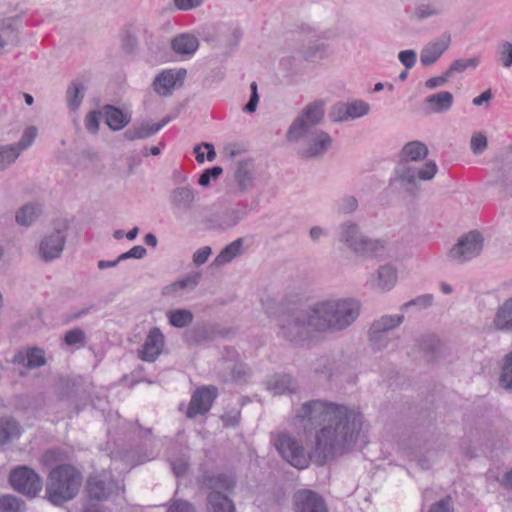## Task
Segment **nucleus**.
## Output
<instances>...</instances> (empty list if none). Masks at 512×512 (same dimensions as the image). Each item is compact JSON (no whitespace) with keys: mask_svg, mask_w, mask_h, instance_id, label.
<instances>
[{"mask_svg":"<svg viewBox=\"0 0 512 512\" xmlns=\"http://www.w3.org/2000/svg\"><path fill=\"white\" fill-rule=\"evenodd\" d=\"M295 420L322 425L315 435V448H346L359 436L363 416L343 405L312 400L301 406Z\"/></svg>","mask_w":512,"mask_h":512,"instance_id":"f257e3e1","label":"nucleus"},{"mask_svg":"<svg viewBox=\"0 0 512 512\" xmlns=\"http://www.w3.org/2000/svg\"><path fill=\"white\" fill-rule=\"evenodd\" d=\"M361 304L354 298L326 299L309 306L308 323L319 333H338L359 317Z\"/></svg>","mask_w":512,"mask_h":512,"instance_id":"f03ea898","label":"nucleus"},{"mask_svg":"<svg viewBox=\"0 0 512 512\" xmlns=\"http://www.w3.org/2000/svg\"><path fill=\"white\" fill-rule=\"evenodd\" d=\"M81 473L72 465L63 464L53 468L46 483V495L54 505H62L78 494L82 485Z\"/></svg>","mask_w":512,"mask_h":512,"instance_id":"7ed1b4c3","label":"nucleus"},{"mask_svg":"<svg viewBox=\"0 0 512 512\" xmlns=\"http://www.w3.org/2000/svg\"><path fill=\"white\" fill-rule=\"evenodd\" d=\"M200 489L207 493L209 512H236L233 501L228 497L235 487L232 477L205 474L199 480Z\"/></svg>","mask_w":512,"mask_h":512,"instance_id":"20e7f679","label":"nucleus"},{"mask_svg":"<svg viewBox=\"0 0 512 512\" xmlns=\"http://www.w3.org/2000/svg\"><path fill=\"white\" fill-rule=\"evenodd\" d=\"M338 240L355 254L366 258L382 257L386 252L384 242L365 236L357 223L345 221L337 230Z\"/></svg>","mask_w":512,"mask_h":512,"instance_id":"39448f33","label":"nucleus"},{"mask_svg":"<svg viewBox=\"0 0 512 512\" xmlns=\"http://www.w3.org/2000/svg\"><path fill=\"white\" fill-rule=\"evenodd\" d=\"M323 100H315L301 111L290 125L286 138L289 142H299L301 138L308 137L311 130L321 123L324 118Z\"/></svg>","mask_w":512,"mask_h":512,"instance_id":"423d86ee","label":"nucleus"},{"mask_svg":"<svg viewBox=\"0 0 512 512\" xmlns=\"http://www.w3.org/2000/svg\"><path fill=\"white\" fill-rule=\"evenodd\" d=\"M484 239L480 232L470 231L462 235L447 252V259L456 264L466 263L482 252Z\"/></svg>","mask_w":512,"mask_h":512,"instance_id":"0eeeda50","label":"nucleus"},{"mask_svg":"<svg viewBox=\"0 0 512 512\" xmlns=\"http://www.w3.org/2000/svg\"><path fill=\"white\" fill-rule=\"evenodd\" d=\"M309 307L305 311H293L281 319L280 334L288 341L298 344L310 337L311 329L308 323Z\"/></svg>","mask_w":512,"mask_h":512,"instance_id":"6e6552de","label":"nucleus"},{"mask_svg":"<svg viewBox=\"0 0 512 512\" xmlns=\"http://www.w3.org/2000/svg\"><path fill=\"white\" fill-rule=\"evenodd\" d=\"M226 355L219 362L217 375L223 383H244L248 377L246 366L238 360V353L234 348L226 347Z\"/></svg>","mask_w":512,"mask_h":512,"instance_id":"1a4fd4ad","label":"nucleus"},{"mask_svg":"<svg viewBox=\"0 0 512 512\" xmlns=\"http://www.w3.org/2000/svg\"><path fill=\"white\" fill-rule=\"evenodd\" d=\"M278 450L283 460L297 469H304L309 462L324 465L335 457L336 450Z\"/></svg>","mask_w":512,"mask_h":512,"instance_id":"9d476101","label":"nucleus"},{"mask_svg":"<svg viewBox=\"0 0 512 512\" xmlns=\"http://www.w3.org/2000/svg\"><path fill=\"white\" fill-rule=\"evenodd\" d=\"M9 481L12 487L29 497H35L42 489V480L32 469L20 466L11 471Z\"/></svg>","mask_w":512,"mask_h":512,"instance_id":"9b49d317","label":"nucleus"},{"mask_svg":"<svg viewBox=\"0 0 512 512\" xmlns=\"http://www.w3.org/2000/svg\"><path fill=\"white\" fill-rule=\"evenodd\" d=\"M121 492L123 486L107 473L90 476L87 481V493L95 500H107Z\"/></svg>","mask_w":512,"mask_h":512,"instance_id":"f8f14e48","label":"nucleus"},{"mask_svg":"<svg viewBox=\"0 0 512 512\" xmlns=\"http://www.w3.org/2000/svg\"><path fill=\"white\" fill-rule=\"evenodd\" d=\"M305 143L299 150L304 159L317 158L325 154L332 145L331 136L323 130H311L308 137H303Z\"/></svg>","mask_w":512,"mask_h":512,"instance_id":"ddd939ff","label":"nucleus"},{"mask_svg":"<svg viewBox=\"0 0 512 512\" xmlns=\"http://www.w3.org/2000/svg\"><path fill=\"white\" fill-rule=\"evenodd\" d=\"M186 69H165L156 75L152 87L162 97L170 96L177 87H181L186 78Z\"/></svg>","mask_w":512,"mask_h":512,"instance_id":"4468645a","label":"nucleus"},{"mask_svg":"<svg viewBox=\"0 0 512 512\" xmlns=\"http://www.w3.org/2000/svg\"><path fill=\"white\" fill-rule=\"evenodd\" d=\"M66 230L65 228L54 229L50 234L43 237L39 244V256L44 262H51L58 259L65 247Z\"/></svg>","mask_w":512,"mask_h":512,"instance_id":"2eb2a0df","label":"nucleus"},{"mask_svg":"<svg viewBox=\"0 0 512 512\" xmlns=\"http://www.w3.org/2000/svg\"><path fill=\"white\" fill-rule=\"evenodd\" d=\"M218 390L214 386H203L198 388L191 397L188 409L187 417L195 418L197 415H203L207 413L212 406V403L216 399Z\"/></svg>","mask_w":512,"mask_h":512,"instance_id":"dca6fc26","label":"nucleus"},{"mask_svg":"<svg viewBox=\"0 0 512 512\" xmlns=\"http://www.w3.org/2000/svg\"><path fill=\"white\" fill-rule=\"evenodd\" d=\"M165 345V337L158 327L149 330L145 341L138 351V357L145 362H154L162 353Z\"/></svg>","mask_w":512,"mask_h":512,"instance_id":"f3484780","label":"nucleus"},{"mask_svg":"<svg viewBox=\"0 0 512 512\" xmlns=\"http://www.w3.org/2000/svg\"><path fill=\"white\" fill-rule=\"evenodd\" d=\"M451 45V35L443 33L439 37L428 42L420 52V62L424 67L436 63Z\"/></svg>","mask_w":512,"mask_h":512,"instance_id":"a211bd4d","label":"nucleus"},{"mask_svg":"<svg viewBox=\"0 0 512 512\" xmlns=\"http://www.w3.org/2000/svg\"><path fill=\"white\" fill-rule=\"evenodd\" d=\"M293 501L296 512H328L322 496L312 490H298L294 493Z\"/></svg>","mask_w":512,"mask_h":512,"instance_id":"6ab92c4d","label":"nucleus"},{"mask_svg":"<svg viewBox=\"0 0 512 512\" xmlns=\"http://www.w3.org/2000/svg\"><path fill=\"white\" fill-rule=\"evenodd\" d=\"M248 206L240 202L235 207L225 209L210 219V226L214 229L226 230L236 226L247 214Z\"/></svg>","mask_w":512,"mask_h":512,"instance_id":"aec40b11","label":"nucleus"},{"mask_svg":"<svg viewBox=\"0 0 512 512\" xmlns=\"http://www.w3.org/2000/svg\"><path fill=\"white\" fill-rule=\"evenodd\" d=\"M197 192L190 186H180L170 192L169 200L173 214L178 216L190 211L196 199Z\"/></svg>","mask_w":512,"mask_h":512,"instance_id":"412c9836","label":"nucleus"},{"mask_svg":"<svg viewBox=\"0 0 512 512\" xmlns=\"http://www.w3.org/2000/svg\"><path fill=\"white\" fill-rule=\"evenodd\" d=\"M447 11V0H416L412 17L417 21L443 16Z\"/></svg>","mask_w":512,"mask_h":512,"instance_id":"4be33fe9","label":"nucleus"},{"mask_svg":"<svg viewBox=\"0 0 512 512\" xmlns=\"http://www.w3.org/2000/svg\"><path fill=\"white\" fill-rule=\"evenodd\" d=\"M438 171V167L434 161H427L423 167L415 168V167H407L405 168L401 175L400 180L403 183L413 184L417 179L419 180H431Z\"/></svg>","mask_w":512,"mask_h":512,"instance_id":"5701e85b","label":"nucleus"},{"mask_svg":"<svg viewBox=\"0 0 512 512\" xmlns=\"http://www.w3.org/2000/svg\"><path fill=\"white\" fill-rule=\"evenodd\" d=\"M173 118V116L168 115L159 123L153 125L141 124L139 126H132L124 132V138L129 141L148 138L159 132L165 125L172 121Z\"/></svg>","mask_w":512,"mask_h":512,"instance_id":"b1692460","label":"nucleus"},{"mask_svg":"<svg viewBox=\"0 0 512 512\" xmlns=\"http://www.w3.org/2000/svg\"><path fill=\"white\" fill-rule=\"evenodd\" d=\"M424 102L428 113L440 114L451 109L454 97L449 91H441L427 96Z\"/></svg>","mask_w":512,"mask_h":512,"instance_id":"393cba45","label":"nucleus"},{"mask_svg":"<svg viewBox=\"0 0 512 512\" xmlns=\"http://www.w3.org/2000/svg\"><path fill=\"white\" fill-rule=\"evenodd\" d=\"M171 48L176 54L191 57L199 48V40L193 34L181 33L171 40Z\"/></svg>","mask_w":512,"mask_h":512,"instance_id":"a878e982","label":"nucleus"},{"mask_svg":"<svg viewBox=\"0 0 512 512\" xmlns=\"http://www.w3.org/2000/svg\"><path fill=\"white\" fill-rule=\"evenodd\" d=\"M493 325L497 330L512 332V297L497 308Z\"/></svg>","mask_w":512,"mask_h":512,"instance_id":"bb28decb","label":"nucleus"},{"mask_svg":"<svg viewBox=\"0 0 512 512\" xmlns=\"http://www.w3.org/2000/svg\"><path fill=\"white\" fill-rule=\"evenodd\" d=\"M22 427L12 417H0V445H5L20 437Z\"/></svg>","mask_w":512,"mask_h":512,"instance_id":"cd10ccee","label":"nucleus"},{"mask_svg":"<svg viewBox=\"0 0 512 512\" xmlns=\"http://www.w3.org/2000/svg\"><path fill=\"white\" fill-rule=\"evenodd\" d=\"M243 238H237L225 246L213 261V265L222 266L230 263L234 258L243 253Z\"/></svg>","mask_w":512,"mask_h":512,"instance_id":"c85d7f7f","label":"nucleus"},{"mask_svg":"<svg viewBox=\"0 0 512 512\" xmlns=\"http://www.w3.org/2000/svg\"><path fill=\"white\" fill-rule=\"evenodd\" d=\"M397 282V270L390 264L380 266L377 270L375 285L382 291H389Z\"/></svg>","mask_w":512,"mask_h":512,"instance_id":"c756f323","label":"nucleus"},{"mask_svg":"<svg viewBox=\"0 0 512 512\" xmlns=\"http://www.w3.org/2000/svg\"><path fill=\"white\" fill-rule=\"evenodd\" d=\"M86 88L79 81H72L66 90V103L71 111H77L84 99Z\"/></svg>","mask_w":512,"mask_h":512,"instance_id":"7c9ffc66","label":"nucleus"},{"mask_svg":"<svg viewBox=\"0 0 512 512\" xmlns=\"http://www.w3.org/2000/svg\"><path fill=\"white\" fill-rule=\"evenodd\" d=\"M104 115L106 124L114 131L123 129L130 122L129 116L111 105L104 107Z\"/></svg>","mask_w":512,"mask_h":512,"instance_id":"2f4dec72","label":"nucleus"},{"mask_svg":"<svg viewBox=\"0 0 512 512\" xmlns=\"http://www.w3.org/2000/svg\"><path fill=\"white\" fill-rule=\"evenodd\" d=\"M428 154V148L426 144L421 141H411L404 145L401 151L402 160L408 161H420L424 159Z\"/></svg>","mask_w":512,"mask_h":512,"instance_id":"473e14b6","label":"nucleus"},{"mask_svg":"<svg viewBox=\"0 0 512 512\" xmlns=\"http://www.w3.org/2000/svg\"><path fill=\"white\" fill-rule=\"evenodd\" d=\"M42 213L41 205L29 203L23 205L16 213V222L21 226H30Z\"/></svg>","mask_w":512,"mask_h":512,"instance_id":"72a5a7b5","label":"nucleus"},{"mask_svg":"<svg viewBox=\"0 0 512 512\" xmlns=\"http://www.w3.org/2000/svg\"><path fill=\"white\" fill-rule=\"evenodd\" d=\"M166 317L171 326L184 328L189 326L194 319L193 313L188 309H172L166 313Z\"/></svg>","mask_w":512,"mask_h":512,"instance_id":"f704fd0d","label":"nucleus"},{"mask_svg":"<svg viewBox=\"0 0 512 512\" xmlns=\"http://www.w3.org/2000/svg\"><path fill=\"white\" fill-rule=\"evenodd\" d=\"M404 320V315H384L380 319L373 322V333L377 335L379 332L388 334L389 331L398 327Z\"/></svg>","mask_w":512,"mask_h":512,"instance_id":"c9c22d12","label":"nucleus"},{"mask_svg":"<svg viewBox=\"0 0 512 512\" xmlns=\"http://www.w3.org/2000/svg\"><path fill=\"white\" fill-rule=\"evenodd\" d=\"M200 277V273L188 274L183 279L176 281L171 285L165 287L164 294L172 295L181 289H194L198 285Z\"/></svg>","mask_w":512,"mask_h":512,"instance_id":"e433bc0d","label":"nucleus"},{"mask_svg":"<svg viewBox=\"0 0 512 512\" xmlns=\"http://www.w3.org/2000/svg\"><path fill=\"white\" fill-rule=\"evenodd\" d=\"M184 341L189 345H198L209 340V333L205 326L197 325L183 334Z\"/></svg>","mask_w":512,"mask_h":512,"instance_id":"4c0bfd02","label":"nucleus"},{"mask_svg":"<svg viewBox=\"0 0 512 512\" xmlns=\"http://www.w3.org/2000/svg\"><path fill=\"white\" fill-rule=\"evenodd\" d=\"M480 64V57L474 56L468 59H457L451 63L447 69V75L453 76L456 73H462L467 69H475Z\"/></svg>","mask_w":512,"mask_h":512,"instance_id":"58836bf2","label":"nucleus"},{"mask_svg":"<svg viewBox=\"0 0 512 512\" xmlns=\"http://www.w3.org/2000/svg\"><path fill=\"white\" fill-rule=\"evenodd\" d=\"M271 444L274 448H301L296 439L292 438L287 432L277 431L270 435Z\"/></svg>","mask_w":512,"mask_h":512,"instance_id":"ea45409f","label":"nucleus"},{"mask_svg":"<svg viewBox=\"0 0 512 512\" xmlns=\"http://www.w3.org/2000/svg\"><path fill=\"white\" fill-rule=\"evenodd\" d=\"M499 383L504 389L512 390V351L503 359Z\"/></svg>","mask_w":512,"mask_h":512,"instance_id":"a19ab883","label":"nucleus"},{"mask_svg":"<svg viewBox=\"0 0 512 512\" xmlns=\"http://www.w3.org/2000/svg\"><path fill=\"white\" fill-rule=\"evenodd\" d=\"M0 512H25V503L13 495L0 497Z\"/></svg>","mask_w":512,"mask_h":512,"instance_id":"79ce46f5","label":"nucleus"},{"mask_svg":"<svg viewBox=\"0 0 512 512\" xmlns=\"http://www.w3.org/2000/svg\"><path fill=\"white\" fill-rule=\"evenodd\" d=\"M20 153L12 144L0 146V171L7 169L12 165Z\"/></svg>","mask_w":512,"mask_h":512,"instance_id":"37998d69","label":"nucleus"},{"mask_svg":"<svg viewBox=\"0 0 512 512\" xmlns=\"http://www.w3.org/2000/svg\"><path fill=\"white\" fill-rule=\"evenodd\" d=\"M296 389V384L291 376L281 375L279 376L271 387V390L275 395H282L285 393H292Z\"/></svg>","mask_w":512,"mask_h":512,"instance_id":"c03bdc74","label":"nucleus"},{"mask_svg":"<svg viewBox=\"0 0 512 512\" xmlns=\"http://www.w3.org/2000/svg\"><path fill=\"white\" fill-rule=\"evenodd\" d=\"M358 208V200L353 195H344L335 203L337 213L347 215L355 212Z\"/></svg>","mask_w":512,"mask_h":512,"instance_id":"a18cd8bd","label":"nucleus"},{"mask_svg":"<svg viewBox=\"0 0 512 512\" xmlns=\"http://www.w3.org/2000/svg\"><path fill=\"white\" fill-rule=\"evenodd\" d=\"M63 341L67 346H75L76 348H81L85 346L86 335L81 328L76 327L68 330L65 333Z\"/></svg>","mask_w":512,"mask_h":512,"instance_id":"49530a36","label":"nucleus"},{"mask_svg":"<svg viewBox=\"0 0 512 512\" xmlns=\"http://www.w3.org/2000/svg\"><path fill=\"white\" fill-rule=\"evenodd\" d=\"M496 53L503 67L510 68L512 66V42L505 40L499 42Z\"/></svg>","mask_w":512,"mask_h":512,"instance_id":"de8ad7c7","label":"nucleus"},{"mask_svg":"<svg viewBox=\"0 0 512 512\" xmlns=\"http://www.w3.org/2000/svg\"><path fill=\"white\" fill-rule=\"evenodd\" d=\"M349 120L357 119L367 115L370 106L363 100H355L347 103Z\"/></svg>","mask_w":512,"mask_h":512,"instance_id":"09e8293b","label":"nucleus"},{"mask_svg":"<svg viewBox=\"0 0 512 512\" xmlns=\"http://www.w3.org/2000/svg\"><path fill=\"white\" fill-rule=\"evenodd\" d=\"M17 42V34L11 25H0V54L5 50L8 44Z\"/></svg>","mask_w":512,"mask_h":512,"instance_id":"8fccbe9b","label":"nucleus"},{"mask_svg":"<svg viewBox=\"0 0 512 512\" xmlns=\"http://www.w3.org/2000/svg\"><path fill=\"white\" fill-rule=\"evenodd\" d=\"M262 305L269 317L281 315L282 318H284L286 316V312H288V310L284 308L283 303L278 302L273 298H267L262 301Z\"/></svg>","mask_w":512,"mask_h":512,"instance_id":"3c124183","label":"nucleus"},{"mask_svg":"<svg viewBox=\"0 0 512 512\" xmlns=\"http://www.w3.org/2000/svg\"><path fill=\"white\" fill-rule=\"evenodd\" d=\"M36 135L37 129L34 126H30L24 130L20 140L12 145L18 149V152L21 154L23 150L27 149L33 143Z\"/></svg>","mask_w":512,"mask_h":512,"instance_id":"603ef678","label":"nucleus"},{"mask_svg":"<svg viewBox=\"0 0 512 512\" xmlns=\"http://www.w3.org/2000/svg\"><path fill=\"white\" fill-rule=\"evenodd\" d=\"M329 117L333 122H346L349 121L348 107L345 102L335 103L329 112Z\"/></svg>","mask_w":512,"mask_h":512,"instance_id":"864d4df0","label":"nucleus"},{"mask_svg":"<svg viewBox=\"0 0 512 512\" xmlns=\"http://www.w3.org/2000/svg\"><path fill=\"white\" fill-rule=\"evenodd\" d=\"M235 178L241 191H246L252 185V174L244 166H239Z\"/></svg>","mask_w":512,"mask_h":512,"instance_id":"5fc2aeb1","label":"nucleus"},{"mask_svg":"<svg viewBox=\"0 0 512 512\" xmlns=\"http://www.w3.org/2000/svg\"><path fill=\"white\" fill-rule=\"evenodd\" d=\"M45 364L44 351L40 348H33L27 353V366L29 368H38Z\"/></svg>","mask_w":512,"mask_h":512,"instance_id":"6e6d98bb","label":"nucleus"},{"mask_svg":"<svg viewBox=\"0 0 512 512\" xmlns=\"http://www.w3.org/2000/svg\"><path fill=\"white\" fill-rule=\"evenodd\" d=\"M78 384L72 379H63L59 390V398L61 400L68 399L77 393Z\"/></svg>","mask_w":512,"mask_h":512,"instance_id":"4d7b16f0","label":"nucleus"},{"mask_svg":"<svg viewBox=\"0 0 512 512\" xmlns=\"http://www.w3.org/2000/svg\"><path fill=\"white\" fill-rule=\"evenodd\" d=\"M222 174V168L214 166L203 171L198 179V184L206 187L210 184L211 179H217Z\"/></svg>","mask_w":512,"mask_h":512,"instance_id":"13d9d810","label":"nucleus"},{"mask_svg":"<svg viewBox=\"0 0 512 512\" xmlns=\"http://www.w3.org/2000/svg\"><path fill=\"white\" fill-rule=\"evenodd\" d=\"M101 119V112L99 111H91L85 117V127L86 129L95 134L99 130V124Z\"/></svg>","mask_w":512,"mask_h":512,"instance_id":"bf43d9fd","label":"nucleus"},{"mask_svg":"<svg viewBox=\"0 0 512 512\" xmlns=\"http://www.w3.org/2000/svg\"><path fill=\"white\" fill-rule=\"evenodd\" d=\"M432 301H433V296L431 294L421 295V296L416 297L415 299H412V300L404 303L400 307V310L405 311L411 306H420V307L426 308L432 304Z\"/></svg>","mask_w":512,"mask_h":512,"instance_id":"052dcab7","label":"nucleus"},{"mask_svg":"<svg viewBox=\"0 0 512 512\" xmlns=\"http://www.w3.org/2000/svg\"><path fill=\"white\" fill-rule=\"evenodd\" d=\"M487 138L482 133L474 134L471 138L470 147L474 154L479 155L487 148Z\"/></svg>","mask_w":512,"mask_h":512,"instance_id":"680f3d73","label":"nucleus"},{"mask_svg":"<svg viewBox=\"0 0 512 512\" xmlns=\"http://www.w3.org/2000/svg\"><path fill=\"white\" fill-rule=\"evenodd\" d=\"M202 146L205 149H207V156H206L207 160L208 161H213L215 159V157H216V152H215L214 146L212 144H210V143H203L202 145H197L194 148V153L196 154V160L199 163H202L205 160L204 153L201 151Z\"/></svg>","mask_w":512,"mask_h":512,"instance_id":"e2e57ef3","label":"nucleus"},{"mask_svg":"<svg viewBox=\"0 0 512 512\" xmlns=\"http://www.w3.org/2000/svg\"><path fill=\"white\" fill-rule=\"evenodd\" d=\"M369 340L374 347V349L380 350L387 346L388 343V337L387 334L384 332H379L377 335H374L373 333V325H371L369 329Z\"/></svg>","mask_w":512,"mask_h":512,"instance_id":"0e129e2a","label":"nucleus"},{"mask_svg":"<svg viewBox=\"0 0 512 512\" xmlns=\"http://www.w3.org/2000/svg\"><path fill=\"white\" fill-rule=\"evenodd\" d=\"M398 59L404 65V67L407 70H409L412 67H414L417 59V54L412 49L403 50L399 52Z\"/></svg>","mask_w":512,"mask_h":512,"instance_id":"69168bd1","label":"nucleus"},{"mask_svg":"<svg viewBox=\"0 0 512 512\" xmlns=\"http://www.w3.org/2000/svg\"><path fill=\"white\" fill-rule=\"evenodd\" d=\"M428 512H454L452 499L450 496L441 499L430 506Z\"/></svg>","mask_w":512,"mask_h":512,"instance_id":"338daca9","label":"nucleus"},{"mask_svg":"<svg viewBox=\"0 0 512 512\" xmlns=\"http://www.w3.org/2000/svg\"><path fill=\"white\" fill-rule=\"evenodd\" d=\"M167 512H195V509L187 501L176 500L168 507Z\"/></svg>","mask_w":512,"mask_h":512,"instance_id":"774afa93","label":"nucleus"}]
</instances>
